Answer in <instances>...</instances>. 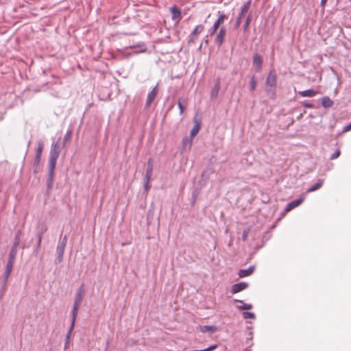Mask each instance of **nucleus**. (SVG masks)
<instances>
[{"mask_svg":"<svg viewBox=\"0 0 351 351\" xmlns=\"http://www.w3.org/2000/svg\"><path fill=\"white\" fill-rule=\"evenodd\" d=\"M324 181V180L322 179L319 180L315 184H313L311 187L308 189L306 192L311 193L317 191L322 186Z\"/></svg>","mask_w":351,"mask_h":351,"instance_id":"a211bd4d","label":"nucleus"},{"mask_svg":"<svg viewBox=\"0 0 351 351\" xmlns=\"http://www.w3.org/2000/svg\"><path fill=\"white\" fill-rule=\"evenodd\" d=\"M304 198L305 197L304 196L290 202L285 208V211L287 213L291 210L292 209L298 207L304 202Z\"/></svg>","mask_w":351,"mask_h":351,"instance_id":"423d86ee","label":"nucleus"},{"mask_svg":"<svg viewBox=\"0 0 351 351\" xmlns=\"http://www.w3.org/2000/svg\"><path fill=\"white\" fill-rule=\"evenodd\" d=\"M219 26L220 25L217 21H215L213 26V34H214L217 31Z\"/></svg>","mask_w":351,"mask_h":351,"instance_id":"c9c22d12","label":"nucleus"},{"mask_svg":"<svg viewBox=\"0 0 351 351\" xmlns=\"http://www.w3.org/2000/svg\"><path fill=\"white\" fill-rule=\"evenodd\" d=\"M351 130V122L343 128V132H348Z\"/></svg>","mask_w":351,"mask_h":351,"instance_id":"58836bf2","label":"nucleus"},{"mask_svg":"<svg viewBox=\"0 0 351 351\" xmlns=\"http://www.w3.org/2000/svg\"><path fill=\"white\" fill-rule=\"evenodd\" d=\"M251 0H248L245 3V5L242 7L241 10V13L239 14V18H238V20H237V25H239L240 24V21H241V19L246 14V13L248 12L250 8V5H251Z\"/></svg>","mask_w":351,"mask_h":351,"instance_id":"9b49d317","label":"nucleus"},{"mask_svg":"<svg viewBox=\"0 0 351 351\" xmlns=\"http://www.w3.org/2000/svg\"><path fill=\"white\" fill-rule=\"evenodd\" d=\"M43 147H44L43 143L42 141H39L38 143V147H37L36 155L41 156L43 150Z\"/></svg>","mask_w":351,"mask_h":351,"instance_id":"a878e982","label":"nucleus"},{"mask_svg":"<svg viewBox=\"0 0 351 351\" xmlns=\"http://www.w3.org/2000/svg\"><path fill=\"white\" fill-rule=\"evenodd\" d=\"M276 84V76L273 72H269L266 79V86L274 87Z\"/></svg>","mask_w":351,"mask_h":351,"instance_id":"f8f14e48","label":"nucleus"},{"mask_svg":"<svg viewBox=\"0 0 351 351\" xmlns=\"http://www.w3.org/2000/svg\"><path fill=\"white\" fill-rule=\"evenodd\" d=\"M200 129V123L197 121H195V125L190 132L191 137L193 138L195 137Z\"/></svg>","mask_w":351,"mask_h":351,"instance_id":"4be33fe9","label":"nucleus"},{"mask_svg":"<svg viewBox=\"0 0 351 351\" xmlns=\"http://www.w3.org/2000/svg\"><path fill=\"white\" fill-rule=\"evenodd\" d=\"M210 173H213V171L210 169L207 168L206 169H205L202 174V178L208 179Z\"/></svg>","mask_w":351,"mask_h":351,"instance_id":"c85d7f7f","label":"nucleus"},{"mask_svg":"<svg viewBox=\"0 0 351 351\" xmlns=\"http://www.w3.org/2000/svg\"><path fill=\"white\" fill-rule=\"evenodd\" d=\"M158 93V86H155L147 95L145 107L148 108L154 100Z\"/></svg>","mask_w":351,"mask_h":351,"instance_id":"9d476101","label":"nucleus"},{"mask_svg":"<svg viewBox=\"0 0 351 351\" xmlns=\"http://www.w3.org/2000/svg\"><path fill=\"white\" fill-rule=\"evenodd\" d=\"M178 107H179V109H180V113L182 114L184 112V106H182V104H181L180 101L178 102Z\"/></svg>","mask_w":351,"mask_h":351,"instance_id":"a19ab883","label":"nucleus"},{"mask_svg":"<svg viewBox=\"0 0 351 351\" xmlns=\"http://www.w3.org/2000/svg\"><path fill=\"white\" fill-rule=\"evenodd\" d=\"M144 187L146 191H148L150 188V186L149 185V180H146L145 183L144 184Z\"/></svg>","mask_w":351,"mask_h":351,"instance_id":"79ce46f5","label":"nucleus"},{"mask_svg":"<svg viewBox=\"0 0 351 351\" xmlns=\"http://www.w3.org/2000/svg\"><path fill=\"white\" fill-rule=\"evenodd\" d=\"M138 45H130V49H132L133 51V53L134 52H136L137 51L136 50V47H137Z\"/></svg>","mask_w":351,"mask_h":351,"instance_id":"37998d69","label":"nucleus"},{"mask_svg":"<svg viewBox=\"0 0 351 351\" xmlns=\"http://www.w3.org/2000/svg\"><path fill=\"white\" fill-rule=\"evenodd\" d=\"M304 106L306 107V108H313V104H311V103H309V102H307V101H304Z\"/></svg>","mask_w":351,"mask_h":351,"instance_id":"4c0bfd02","label":"nucleus"},{"mask_svg":"<svg viewBox=\"0 0 351 351\" xmlns=\"http://www.w3.org/2000/svg\"><path fill=\"white\" fill-rule=\"evenodd\" d=\"M254 266H250L247 269H240L238 273V275L240 278H245L250 276L254 272Z\"/></svg>","mask_w":351,"mask_h":351,"instance_id":"4468645a","label":"nucleus"},{"mask_svg":"<svg viewBox=\"0 0 351 351\" xmlns=\"http://www.w3.org/2000/svg\"><path fill=\"white\" fill-rule=\"evenodd\" d=\"M198 193H199V191L197 190H195L193 192V204H194V202H195L196 200V198L198 195Z\"/></svg>","mask_w":351,"mask_h":351,"instance_id":"e433bc0d","label":"nucleus"},{"mask_svg":"<svg viewBox=\"0 0 351 351\" xmlns=\"http://www.w3.org/2000/svg\"><path fill=\"white\" fill-rule=\"evenodd\" d=\"M80 306L73 304V308L72 310V320L71 324V327L69 328V330L67 334V339L69 338L70 334L71 333L72 330L74 328L75 320L77 316L78 310L80 308Z\"/></svg>","mask_w":351,"mask_h":351,"instance_id":"39448f33","label":"nucleus"},{"mask_svg":"<svg viewBox=\"0 0 351 351\" xmlns=\"http://www.w3.org/2000/svg\"><path fill=\"white\" fill-rule=\"evenodd\" d=\"M256 84L257 82L256 79L254 78V77H252L250 84V88L252 91H253L256 88Z\"/></svg>","mask_w":351,"mask_h":351,"instance_id":"cd10ccee","label":"nucleus"},{"mask_svg":"<svg viewBox=\"0 0 351 351\" xmlns=\"http://www.w3.org/2000/svg\"><path fill=\"white\" fill-rule=\"evenodd\" d=\"M327 2V0H321V5L324 8L326 3Z\"/></svg>","mask_w":351,"mask_h":351,"instance_id":"49530a36","label":"nucleus"},{"mask_svg":"<svg viewBox=\"0 0 351 351\" xmlns=\"http://www.w3.org/2000/svg\"><path fill=\"white\" fill-rule=\"evenodd\" d=\"M171 14L172 19L176 23H178L182 19V14L180 9H178L176 6H173L170 8Z\"/></svg>","mask_w":351,"mask_h":351,"instance_id":"6e6552de","label":"nucleus"},{"mask_svg":"<svg viewBox=\"0 0 351 351\" xmlns=\"http://www.w3.org/2000/svg\"><path fill=\"white\" fill-rule=\"evenodd\" d=\"M21 234V230H18L16 234V236H15L14 242L13 245H12V249H11V250H14V252L16 253H17V247H18V245H19V243H20Z\"/></svg>","mask_w":351,"mask_h":351,"instance_id":"aec40b11","label":"nucleus"},{"mask_svg":"<svg viewBox=\"0 0 351 351\" xmlns=\"http://www.w3.org/2000/svg\"><path fill=\"white\" fill-rule=\"evenodd\" d=\"M189 143L190 145H191V143L187 139L184 138L182 141L183 145L185 146L186 143Z\"/></svg>","mask_w":351,"mask_h":351,"instance_id":"c03bdc74","label":"nucleus"},{"mask_svg":"<svg viewBox=\"0 0 351 351\" xmlns=\"http://www.w3.org/2000/svg\"><path fill=\"white\" fill-rule=\"evenodd\" d=\"M16 254L14 250H10L9 254V259L6 264V268L5 271L3 274V289H5L6 287V284L8 280V278L12 271L14 263L15 261V258L16 256Z\"/></svg>","mask_w":351,"mask_h":351,"instance_id":"f03ea898","label":"nucleus"},{"mask_svg":"<svg viewBox=\"0 0 351 351\" xmlns=\"http://www.w3.org/2000/svg\"><path fill=\"white\" fill-rule=\"evenodd\" d=\"M262 57L258 53L255 54L253 58V64L256 67L258 71L261 70L262 67Z\"/></svg>","mask_w":351,"mask_h":351,"instance_id":"dca6fc26","label":"nucleus"},{"mask_svg":"<svg viewBox=\"0 0 351 351\" xmlns=\"http://www.w3.org/2000/svg\"><path fill=\"white\" fill-rule=\"evenodd\" d=\"M41 156L36 155L34 162L36 165L40 163Z\"/></svg>","mask_w":351,"mask_h":351,"instance_id":"ea45409f","label":"nucleus"},{"mask_svg":"<svg viewBox=\"0 0 351 351\" xmlns=\"http://www.w3.org/2000/svg\"><path fill=\"white\" fill-rule=\"evenodd\" d=\"M246 237H247V233L245 232H244L243 234V239H245Z\"/></svg>","mask_w":351,"mask_h":351,"instance_id":"de8ad7c7","label":"nucleus"},{"mask_svg":"<svg viewBox=\"0 0 351 351\" xmlns=\"http://www.w3.org/2000/svg\"><path fill=\"white\" fill-rule=\"evenodd\" d=\"M66 242H67V239H66V237L65 236L62 239L61 243L57 247L58 258L59 262L62 261V256H63V254L64 252V249H65V247L66 245Z\"/></svg>","mask_w":351,"mask_h":351,"instance_id":"0eeeda50","label":"nucleus"},{"mask_svg":"<svg viewBox=\"0 0 351 351\" xmlns=\"http://www.w3.org/2000/svg\"><path fill=\"white\" fill-rule=\"evenodd\" d=\"M243 317L245 319H255V314L251 312H243Z\"/></svg>","mask_w":351,"mask_h":351,"instance_id":"bb28decb","label":"nucleus"},{"mask_svg":"<svg viewBox=\"0 0 351 351\" xmlns=\"http://www.w3.org/2000/svg\"><path fill=\"white\" fill-rule=\"evenodd\" d=\"M226 30L224 27H221L219 33L217 34L215 38V42L221 44L224 41Z\"/></svg>","mask_w":351,"mask_h":351,"instance_id":"2eb2a0df","label":"nucleus"},{"mask_svg":"<svg viewBox=\"0 0 351 351\" xmlns=\"http://www.w3.org/2000/svg\"><path fill=\"white\" fill-rule=\"evenodd\" d=\"M42 237H43V232H40L38 234V243H37L36 250H38L39 249V247H40Z\"/></svg>","mask_w":351,"mask_h":351,"instance_id":"473e14b6","label":"nucleus"},{"mask_svg":"<svg viewBox=\"0 0 351 351\" xmlns=\"http://www.w3.org/2000/svg\"><path fill=\"white\" fill-rule=\"evenodd\" d=\"M60 138H58V141L56 143L52 144L51 148L49 166H51V168H56V161L58 158L59 157L61 151V145L60 144Z\"/></svg>","mask_w":351,"mask_h":351,"instance_id":"7ed1b4c3","label":"nucleus"},{"mask_svg":"<svg viewBox=\"0 0 351 351\" xmlns=\"http://www.w3.org/2000/svg\"><path fill=\"white\" fill-rule=\"evenodd\" d=\"M207 37V36H204V26L198 25L191 33L188 42L189 43H200V44H203L204 43L207 44L208 43Z\"/></svg>","mask_w":351,"mask_h":351,"instance_id":"f257e3e1","label":"nucleus"},{"mask_svg":"<svg viewBox=\"0 0 351 351\" xmlns=\"http://www.w3.org/2000/svg\"><path fill=\"white\" fill-rule=\"evenodd\" d=\"M333 104V101L328 97H324L322 99V105L324 108L331 107Z\"/></svg>","mask_w":351,"mask_h":351,"instance_id":"5701e85b","label":"nucleus"},{"mask_svg":"<svg viewBox=\"0 0 351 351\" xmlns=\"http://www.w3.org/2000/svg\"><path fill=\"white\" fill-rule=\"evenodd\" d=\"M85 285L82 284L77 290L74 304L80 306L85 293Z\"/></svg>","mask_w":351,"mask_h":351,"instance_id":"20e7f679","label":"nucleus"},{"mask_svg":"<svg viewBox=\"0 0 351 351\" xmlns=\"http://www.w3.org/2000/svg\"><path fill=\"white\" fill-rule=\"evenodd\" d=\"M217 347V345H212L205 349H203V350H195V351H213Z\"/></svg>","mask_w":351,"mask_h":351,"instance_id":"2f4dec72","label":"nucleus"},{"mask_svg":"<svg viewBox=\"0 0 351 351\" xmlns=\"http://www.w3.org/2000/svg\"><path fill=\"white\" fill-rule=\"evenodd\" d=\"M248 284L245 282H241L239 283H236L233 285L231 287V292L232 293H239L246 288H247Z\"/></svg>","mask_w":351,"mask_h":351,"instance_id":"1a4fd4ad","label":"nucleus"},{"mask_svg":"<svg viewBox=\"0 0 351 351\" xmlns=\"http://www.w3.org/2000/svg\"><path fill=\"white\" fill-rule=\"evenodd\" d=\"M226 19V16L223 14H220L219 18L216 21L220 25L223 23L225 19Z\"/></svg>","mask_w":351,"mask_h":351,"instance_id":"c756f323","label":"nucleus"},{"mask_svg":"<svg viewBox=\"0 0 351 351\" xmlns=\"http://www.w3.org/2000/svg\"><path fill=\"white\" fill-rule=\"evenodd\" d=\"M341 154V152L339 150H337L335 153H333L330 157V160H335L336 158H337Z\"/></svg>","mask_w":351,"mask_h":351,"instance_id":"7c9ffc66","label":"nucleus"},{"mask_svg":"<svg viewBox=\"0 0 351 351\" xmlns=\"http://www.w3.org/2000/svg\"><path fill=\"white\" fill-rule=\"evenodd\" d=\"M239 302L242 303V305L237 306V308L240 311L243 310H250L252 308V305L251 304L244 303L242 300H237Z\"/></svg>","mask_w":351,"mask_h":351,"instance_id":"b1692460","label":"nucleus"},{"mask_svg":"<svg viewBox=\"0 0 351 351\" xmlns=\"http://www.w3.org/2000/svg\"><path fill=\"white\" fill-rule=\"evenodd\" d=\"M253 338V333L252 332H250L248 334V337L247 338V340H252Z\"/></svg>","mask_w":351,"mask_h":351,"instance_id":"a18cd8bd","label":"nucleus"},{"mask_svg":"<svg viewBox=\"0 0 351 351\" xmlns=\"http://www.w3.org/2000/svg\"><path fill=\"white\" fill-rule=\"evenodd\" d=\"M219 89H220V82H219V80H217L210 92V96L212 98H215L217 97Z\"/></svg>","mask_w":351,"mask_h":351,"instance_id":"412c9836","label":"nucleus"},{"mask_svg":"<svg viewBox=\"0 0 351 351\" xmlns=\"http://www.w3.org/2000/svg\"><path fill=\"white\" fill-rule=\"evenodd\" d=\"M317 93V91L314 90L313 89H308L299 92L300 95L304 97H312L315 96Z\"/></svg>","mask_w":351,"mask_h":351,"instance_id":"f3484780","label":"nucleus"},{"mask_svg":"<svg viewBox=\"0 0 351 351\" xmlns=\"http://www.w3.org/2000/svg\"><path fill=\"white\" fill-rule=\"evenodd\" d=\"M71 131H67L66 134H65L64 137V142L67 141H69L70 140V138H71Z\"/></svg>","mask_w":351,"mask_h":351,"instance_id":"f704fd0d","label":"nucleus"},{"mask_svg":"<svg viewBox=\"0 0 351 351\" xmlns=\"http://www.w3.org/2000/svg\"><path fill=\"white\" fill-rule=\"evenodd\" d=\"M215 326H201V331L203 332H214L215 331Z\"/></svg>","mask_w":351,"mask_h":351,"instance_id":"393cba45","label":"nucleus"},{"mask_svg":"<svg viewBox=\"0 0 351 351\" xmlns=\"http://www.w3.org/2000/svg\"><path fill=\"white\" fill-rule=\"evenodd\" d=\"M54 170L55 168H51V166H49L48 178L47 180L48 190L51 189L53 186Z\"/></svg>","mask_w":351,"mask_h":351,"instance_id":"ddd939ff","label":"nucleus"},{"mask_svg":"<svg viewBox=\"0 0 351 351\" xmlns=\"http://www.w3.org/2000/svg\"><path fill=\"white\" fill-rule=\"evenodd\" d=\"M153 163L151 158L147 162V169L145 173V180H149L152 174Z\"/></svg>","mask_w":351,"mask_h":351,"instance_id":"6ab92c4d","label":"nucleus"},{"mask_svg":"<svg viewBox=\"0 0 351 351\" xmlns=\"http://www.w3.org/2000/svg\"><path fill=\"white\" fill-rule=\"evenodd\" d=\"M250 21H251V18L250 16H248L245 20V25H244L245 30L247 29V27L250 23Z\"/></svg>","mask_w":351,"mask_h":351,"instance_id":"72a5a7b5","label":"nucleus"}]
</instances>
